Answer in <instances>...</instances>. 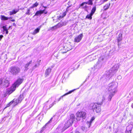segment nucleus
Listing matches in <instances>:
<instances>
[{"mask_svg":"<svg viewBox=\"0 0 133 133\" xmlns=\"http://www.w3.org/2000/svg\"><path fill=\"white\" fill-rule=\"evenodd\" d=\"M23 81V79L18 78L11 86L10 90L7 91V93L9 94L12 93L15 90L16 88L18 87L22 83Z\"/></svg>","mask_w":133,"mask_h":133,"instance_id":"nucleus-1","label":"nucleus"},{"mask_svg":"<svg viewBox=\"0 0 133 133\" xmlns=\"http://www.w3.org/2000/svg\"><path fill=\"white\" fill-rule=\"evenodd\" d=\"M118 83L116 82H112L109 85L108 90L109 92L115 93L117 91Z\"/></svg>","mask_w":133,"mask_h":133,"instance_id":"nucleus-2","label":"nucleus"},{"mask_svg":"<svg viewBox=\"0 0 133 133\" xmlns=\"http://www.w3.org/2000/svg\"><path fill=\"white\" fill-rule=\"evenodd\" d=\"M20 68L17 66H12L10 67L9 70V72L13 75L16 76L21 71Z\"/></svg>","mask_w":133,"mask_h":133,"instance_id":"nucleus-3","label":"nucleus"},{"mask_svg":"<svg viewBox=\"0 0 133 133\" xmlns=\"http://www.w3.org/2000/svg\"><path fill=\"white\" fill-rule=\"evenodd\" d=\"M86 113L83 111H78L76 114V119L77 121H79L82 119H84L86 117Z\"/></svg>","mask_w":133,"mask_h":133,"instance_id":"nucleus-4","label":"nucleus"},{"mask_svg":"<svg viewBox=\"0 0 133 133\" xmlns=\"http://www.w3.org/2000/svg\"><path fill=\"white\" fill-rule=\"evenodd\" d=\"M91 106L93 111L97 113L100 112L101 111V108L100 106L99 105V104L97 103H93Z\"/></svg>","mask_w":133,"mask_h":133,"instance_id":"nucleus-5","label":"nucleus"},{"mask_svg":"<svg viewBox=\"0 0 133 133\" xmlns=\"http://www.w3.org/2000/svg\"><path fill=\"white\" fill-rule=\"evenodd\" d=\"M2 84L4 87H7L9 85V82L6 79H2L0 80V85Z\"/></svg>","mask_w":133,"mask_h":133,"instance_id":"nucleus-6","label":"nucleus"},{"mask_svg":"<svg viewBox=\"0 0 133 133\" xmlns=\"http://www.w3.org/2000/svg\"><path fill=\"white\" fill-rule=\"evenodd\" d=\"M66 23L65 22H61L59 23L56 25L53 26L51 28V29H56L62 26H65L66 25Z\"/></svg>","mask_w":133,"mask_h":133,"instance_id":"nucleus-7","label":"nucleus"},{"mask_svg":"<svg viewBox=\"0 0 133 133\" xmlns=\"http://www.w3.org/2000/svg\"><path fill=\"white\" fill-rule=\"evenodd\" d=\"M97 97L99 99H100L101 100V102L99 103V105L102 104L103 102L105 100V96L102 94H101L98 95Z\"/></svg>","mask_w":133,"mask_h":133,"instance_id":"nucleus-8","label":"nucleus"},{"mask_svg":"<svg viewBox=\"0 0 133 133\" xmlns=\"http://www.w3.org/2000/svg\"><path fill=\"white\" fill-rule=\"evenodd\" d=\"M73 121L72 119H69L67 122V123L65 124L63 128L64 129H66L71 125Z\"/></svg>","mask_w":133,"mask_h":133,"instance_id":"nucleus-9","label":"nucleus"},{"mask_svg":"<svg viewBox=\"0 0 133 133\" xmlns=\"http://www.w3.org/2000/svg\"><path fill=\"white\" fill-rule=\"evenodd\" d=\"M72 47L70 43L66 44V45L64 47V49L66 51H68L71 50Z\"/></svg>","mask_w":133,"mask_h":133,"instance_id":"nucleus-10","label":"nucleus"},{"mask_svg":"<svg viewBox=\"0 0 133 133\" xmlns=\"http://www.w3.org/2000/svg\"><path fill=\"white\" fill-rule=\"evenodd\" d=\"M83 34H80L77 37L75 38L74 39L75 42H79L81 40L83 37Z\"/></svg>","mask_w":133,"mask_h":133,"instance_id":"nucleus-11","label":"nucleus"},{"mask_svg":"<svg viewBox=\"0 0 133 133\" xmlns=\"http://www.w3.org/2000/svg\"><path fill=\"white\" fill-rule=\"evenodd\" d=\"M47 13V12L45 11V10H40L37 11L36 13L34 16H38L39 15H41V14L43 13H44L45 14H46Z\"/></svg>","mask_w":133,"mask_h":133,"instance_id":"nucleus-12","label":"nucleus"},{"mask_svg":"<svg viewBox=\"0 0 133 133\" xmlns=\"http://www.w3.org/2000/svg\"><path fill=\"white\" fill-rule=\"evenodd\" d=\"M109 92V94L108 97V100L109 101H110L111 100L112 97L115 95V93L111 92Z\"/></svg>","mask_w":133,"mask_h":133,"instance_id":"nucleus-13","label":"nucleus"},{"mask_svg":"<svg viewBox=\"0 0 133 133\" xmlns=\"http://www.w3.org/2000/svg\"><path fill=\"white\" fill-rule=\"evenodd\" d=\"M32 62V60H31L29 62L27 63L25 65V69L24 70L25 71H26L28 69V67L29 66V65L31 64Z\"/></svg>","mask_w":133,"mask_h":133,"instance_id":"nucleus-14","label":"nucleus"},{"mask_svg":"<svg viewBox=\"0 0 133 133\" xmlns=\"http://www.w3.org/2000/svg\"><path fill=\"white\" fill-rule=\"evenodd\" d=\"M40 28H41L40 27H39L35 29L34 31L32 33V34L33 35H36V34L38 33L40 29Z\"/></svg>","mask_w":133,"mask_h":133,"instance_id":"nucleus-15","label":"nucleus"},{"mask_svg":"<svg viewBox=\"0 0 133 133\" xmlns=\"http://www.w3.org/2000/svg\"><path fill=\"white\" fill-rule=\"evenodd\" d=\"M41 60H38L37 61V63L35 65L33 66V69H34L37 67H38L40 65Z\"/></svg>","mask_w":133,"mask_h":133,"instance_id":"nucleus-16","label":"nucleus"},{"mask_svg":"<svg viewBox=\"0 0 133 133\" xmlns=\"http://www.w3.org/2000/svg\"><path fill=\"white\" fill-rule=\"evenodd\" d=\"M19 9L13 10L12 11H10L9 14L10 15H14L16 14L19 11Z\"/></svg>","mask_w":133,"mask_h":133,"instance_id":"nucleus-17","label":"nucleus"},{"mask_svg":"<svg viewBox=\"0 0 133 133\" xmlns=\"http://www.w3.org/2000/svg\"><path fill=\"white\" fill-rule=\"evenodd\" d=\"M110 3H108L104 5L103 7L104 10H106L108 9L110 6Z\"/></svg>","mask_w":133,"mask_h":133,"instance_id":"nucleus-18","label":"nucleus"},{"mask_svg":"<svg viewBox=\"0 0 133 133\" xmlns=\"http://www.w3.org/2000/svg\"><path fill=\"white\" fill-rule=\"evenodd\" d=\"M51 70L50 68H48L45 71V75L47 76L51 72Z\"/></svg>","mask_w":133,"mask_h":133,"instance_id":"nucleus-19","label":"nucleus"},{"mask_svg":"<svg viewBox=\"0 0 133 133\" xmlns=\"http://www.w3.org/2000/svg\"><path fill=\"white\" fill-rule=\"evenodd\" d=\"M66 12H63L62 14H61L59 16H58V19L60 20L61 19L65 16L66 15Z\"/></svg>","mask_w":133,"mask_h":133,"instance_id":"nucleus-20","label":"nucleus"},{"mask_svg":"<svg viewBox=\"0 0 133 133\" xmlns=\"http://www.w3.org/2000/svg\"><path fill=\"white\" fill-rule=\"evenodd\" d=\"M1 19L2 21L7 20L9 19L8 17H6L4 15H1Z\"/></svg>","mask_w":133,"mask_h":133,"instance_id":"nucleus-21","label":"nucleus"},{"mask_svg":"<svg viewBox=\"0 0 133 133\" xmlns=\"http://www.w3.org/2000/svg\"><path fill=\"white\" fill-rule=\"evenodd\" d=\"M96 6L95 5L94 6L91 10V15H93L94 14L96 10Z\"/></svg>","mask_w":133,"mask_h":133,"instance_id":"nucleus-22","label":"nucleus"},{"mask_svg":"<svg viewBox=\"0 0 133 133\" xmlns=\"http://www.w3.org/2000/svg\"><path fill=\"white\" fill-rule=\"evenodd\" d=\"M31 9V8H30V7L28 9H27V11L25 13V14L28 15H30L31 13L30 12Z\"/></svg>","mask_w":133,"mask_h":133,"instance_id":"nucleus-23","label":"nucleus"},{"mask_svg":"<svg viewBox=\"0 0 133 133\" xmlns=\"http://www.w3.org/2000/svg\"><path fill=\"white\" fill-rule=\"evenodd\" d=\"M122 34H120L118 35V42H119L122 40Z\"/></svg>","mask_w":133,"mask_h":133,"instance_id":"nucleus-24","label":"nucleus"},{"mask_svg":"<svg viewBox=\"0 0 133 133\" xmlns=\"http://www.w3.org/2000/svg\"><path fill=\"white\" fill-rule=\"evenodd\" d=\"M23 98V95H20L17 101H18V102H21Z\"/></svg>","mask_w":133,"mask_h":133,"instance_id":"nucleus-25","label":"nucleus"},{"mask_svg":"<svg viewBox=\"0 0 133 133\" xmlns=\"http://www.w3.org/2000/svg\"><path fill=\"white\" fill-rule=\"evenodd\" d=\"M74 91V90H71V91H70L69 92L64 94V95H63L62 96H61L59 98H61V99L63 97L65 96L66 95L69 94H71V93H72L73 91Z\"/></svg>","mask_w":133,"mask_h":133,"instance_id":"nucleus-26","label":"nucleus"},{"mask_svg":"<svg viewBox=\"0 0 133 133\" xmlns=\"http://www.w3.org/2000/svg\"><path fill=\"white\" fill-rule=\"evenodd\" d=\"M17 99H16L15 100L14 99L13 100V101H11L9 104V106L10 105H11V104L12 103L14 102L16 103V104H18L19 102H18V101H17Z\"/></svg>","mask_w":133,"mask_h":133,"instance_id":"nucleus-27","label":"nucleus"},{"mask_svg":"<svg viewBox=\"0 0 133 133\" xmlns=\"http://www.w3.org/2000/svg\"><path fill=\"white\" fill-rule=\"evenodd\" d=\"M82 6V8L84 9H85L86 11H88L87 10V9L88 7L89 6L85 5H83V6H81V5H80V7Z\"/></svg>","mask_w":133,"mask_h":133,"instance_id":"nucleus-28","label":"nucleus"},{"mask_svg":"<svg viewBox=\"0 0 133 133\" xmlns=\"http://www.w3.org/2000/svg\"><path fill=\"white\" fill-rule=\"evenodd\" d=\"M93 15H91V13L90 14L88 15L86 17L88 18L91 19L92 18V16Z\"/></svg>","mask_w":133,"mask_h":133,"instance_id":"nucleus-29","label":"nucleus"},{"mask_svg":"<svg viewBox=\"0 0 133 133\" xmlns=\"http://www.w3.org/2000/svg\"><path fill=\"white\" fill-rule=\"evenodd\" d=\"M85 4H88L90 5H92L91 4H89V1L82 3L81 5V6H83Z\"/></svg>","mask_w":133,"mask_h":133,"instance_id":"nucleus-30","label":"nucleus"},{"mask_svg":"<svg viewBox=\"0 0 133 133\" xmlns=\"http://www.w3.org/2000/svg\"><path fill=\"white\" fill-rule=\"evenodd\" d=\"M38 5V3L37 2L36 3H35L33 5L31 6L30 8H32L35 7H36Z\"/></svg>","mask_w":133,"mask_h":133,"instance_id":"nucleus-31","label":"nucleus"},{"mask_svg":"<svg viewBox=\"0 0 133 133\" xmlns=\"http://www.w3.org/2000/svg\"><path fill=\"white\" fill-rule=\"evenodd\" d=\"M118 68V67L117 65H115L112 68V69L114 71L117 70Z\"/></svg>","mask_w":133,"mask_h":133,"instance_id":"nucleus-32","label":"nucleus"},{"mask_svg":"<svg viewBox=\"0 0 133 133\" xmlns=\"http://www.w3.org/2000/svg\"><path fill=\"white\" fill-rule=\"evenodd\" d=\"M0 26L1 28H3V29L4 31H5L8 30L6 26H2V27H1V25Z\"/></svg>","mask_w":133,"mask_h":133,"instance_id":"nucleus-33","label":"nucleus"},{"mask_svg":"<svg viewBox=\"0 0 133 133\" xmlns=\"http://www.w3.org/2000/svg\"><path fill=\"white\" fill-rule=\"evenodd\" d=\"M75 117L74 114H71L70 116V119H72L73 121V119L75 118Z\"/></svg>","mask_w":133,"mask_h":133,"instance_id":"nucleus-34","label":"nucleus"},{"mask_svg":"<svg viewBox=\"0 0 133 133\" xmlns=\"http://www.w3.org/2000/svg\"><path fill=\"white\" fill-rule=\"evenodd\" d=\"M91 122L90 121H87V124L89 126V128H90L91 125Z\"/></svg>","mask_w":133,"mask_h":133,"instance_id":"nucleus-35","label":"nucleus"},{"mask_svg":"<svg viewBox=\"0 0 133 133\" xmlns=\"http://www.w3.org/2000/svg\"><path fill=\"white\" fill-rule=\"evenodd\" d=\"M56 101H55L53 103L50 105L49 107L50 108H51L54 104H56Z\"/></svg>","mask_w":133,"mask_h":133,"instance_id":"nucleus-36","label":"nucleus"},{"mask_svg":"<svg viewBox=\"0 0 133 133\" xmlns=\"http://www.w3.org/2000/svg\"><path fill=\"white\" fill-rule=\"evenodd\" d=\"M108 0H101L100 2L101 4H102L106 2Z\"/></svg>","mask_w":133,"mask_h":133,"instance_id":"nucleus-37","label":"nucleus"},{"mask_svg":"<svg viewBox=\"0 0 133 133\" xmlns=\"http://www.w3.org/2000/svg\"><path fill=\"white\" fill-rule=\"evenodd\" d=\"M128 128V127H127V131H126L125 133H131V130L130 129L128 131L127 130V128Z\"/></svg>","mask_w":133,"mask_h":133,"instance_id":"nucleus-38","label":"nucleus"},{"mask_svg":"<svg viewBox=\"0 0 133 133\" xmlns=\"http://www.w3.org/2000/svg\"><path fill=\"white\" fill-rule=\"evenodd\" d=\"M88 1L89 2V4H91L92 5L93 4L92 1L93 0H89Z\"/></svg>","mask_w":133,"mask_h":133,"instance_id":"nucleus-39","label":"nucleus"},{"mask_svg":"<svg viewBox=\"0 0 133 133\" xmlns=\"http://www.w3.org/2000/svg\"><path fill=\"white\" fill-rule=\"evenodd\" d=\"M61 98H59L58 99H57L56 100H56L55 101H56V102H58V101H60L61 100Z\"/></svg>","mask_w":133,"mask_h":133,"instance_id":"nucleus-40","label":"nucleus"},{"mask_svg":"<svg viewBox=\"0 0 133 133\" xmlns=\"http://www.w3.org/2000/svg\"><path fill=\"white\" fill-rule=\"evenodd\" d=\"M95 118L94 117H92L91 119L90 120V121L92 122L94 119Z\"/></svg>","mask_w":133,"mask_h":133,"instance_id":"nucleus-41","label":"nucleus"},{"mask_svg":"<svg viewBox=\"0 0 133 133\" xmlns=\"http://www.w3.org/2000/svg\"><path fill=\"white\" fill-rule=\"evenodd\" d=\"M103 58L102 57H101L99 59V61H101V60L103 61Z\"/></svg>","mask_w":133,"mask_h":133,"instance_id":"nucleus-42","label":"nucleus"},{"mask_svg":"<svg viewBox=\"0 0 133 133\" xmlns=\"http://www.w3.org/2000/svg\"><path fill=\"white\" fill-rule=\"evenodd\" d=\"M51 121V119H50V120L43 127H45V126L47 125V124H49Z\"/></svg>","mask_w":133,"mask_h":133,"instance_id":"nucleus-43","label":"nucleus"},{"mask_svg":"<svg viewBox=\"0 0 133 133\" xmlns=\"http://www.w3.org/2000/svg\"><path fill=\"white\" fill-rule=\"evenodd\" d=\"M3 36L2 35H0V40H1V39L3 37Z\"/></svg>","mask_w":133,"mask_h":133,"instance_id":"nucleus-44","label":"nucleus"},{"mask_svg":"<svg viewBox=\"0 0 133 133\" xmlns=\"http://www.w3.org/2000/svg\"><path fill=\"white\" fill-rule=\"evenodd\" d=\"M6 31V34H8V30H7L5 31Z\"/></svg>","mask_w":133,"mask_h":133,"instance_id":"nucleus-45","label":"nucleus"},{"mask_svg":"<svg viewBox=\"0 0 133 133\" xmlns=\"http://www.w3.org/2000/svg\"><path fill=\"white\" fill-rule=\"evenodd\" d=\"M11 21L12 22H15V19H11Z\"/></svg>","mask_w":133,"mask_h":133,"instance_id":"nucleus-46","label":"nucleus"},{"mask_svg":"<svg viewBox=\"0 0 133 133\" xmlns=\"http://www.w3.org/2000/svg\"><path fill=\"white\" fill-rule=\"evenodd\" d=\"M13 24L14 26H15L16 25L15 23H13Z\"/></svg>","mask_w":133,"mask_h":133,"instance_id":"nucleus-47","label":"nucleus"},{"mask_svg":"<svg viewBox=\"0 0 133 133\" xmlns=\"http://www.w3.org/2000/svg\"><path fill=\"white\" fill-rule=\"evenodd\" d=\"M118 77L119 78H121V76H119Z\"/></svg>","mask_w":133,"mask_h":133,"instance_id":"nucleus-48","label":"nucleus"},{"mask_svg":"<svg viewBox=\"0 0 133 133\" xmlns=\"http://www.w3.org/2000/svg\"><path fill=\"white\" fill-rule=\"evenodd\" d=\"M76 133H80L79 132V131H76Z\"/></svg>","mask_w":133,"mask_h":133,"instance_id":"nucleus-49","label":"nucleus"},{"mask_svg":"<svg viewBox=\"0 0 133 133\" xmlns=\"http://www.w3.org/2000/svg\"><path fill=\"white\" fill-rule=\"evenodd\" d=\"M53 98V97H51L49 99V100H50V99H51V100H52V98Z\"/></svg>","mask_w":133,"mask_h":133,"instance_id":"nucleus-50","label":"nucleus"},{"mask_svg":"<svg viewBox=\"0 0 133 133\" xmlns=\"http://www.w3.org/2000/svg\"><path fill=\"white\" fill-rule=\"evenodd\" d=\"M9 18V19H12V18L11 17H8Z\"/></svg>","mask_w":133,"mask_h":133,"instance_id":"nucleus-51","label":"nucleus"},{"mask_svg":"<svg viewBox=\"0 0 133 133\" xmlns=\"http://www.w3.org/2000/svg\"><path fill=\"white\" fill-rule=\"evenodd\" d=\"M131 17H132L133 18V14H132V15L131 16Z\"/></svg>","mask_w":133,"mask_h":133,"instance_id":"nucleus-52","label":"nucleus"},{"mask_svg":"<svg viewBox=\"0 0 133 133\" xmlns=\"http://www.w3.org/2000/svg\"><path fill=\"white\" fill-rule=\"evenodd\" d=\"M2 24H0V25H1V27H2V26H2Z\"/></svg>","mask_w":133,"mask_h":133,"instance_id":"nucleus-53","label":"nucleus"},{"mask_svg":"<svg viewBox=\"0 0 133 133\" xmlns=\"http://www.w3.org/2000/svg\"><path fill=\"white\" fill-rule=\"evenodd\" d=\"M70 6H68L67 7V8H69V7Z\"/></svg>","mask_w":133,"mask_h":133,"instance_id":"nucleus-54","label":"nucleus"},{"mask_svg":"<svg viewBox=\"0 0 133 133\" xmlns=\"http://www.w3.org/2000/svg\"><path fill=\"white\" fill-rule=\"evenodd\" d=\"M132 107L133 108V106H132Z\"/></svg>","mask_w":133,"mask_h":133,"instance_id":"nucleus-55","label":"nucleus"}]
</instances>
